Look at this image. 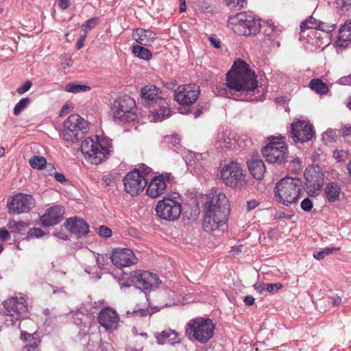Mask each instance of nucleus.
Returning a JSON list of instances; mask_svg holds the SVG:
<instances>
[{"mask_svg": "<svg viewBox=\"0 0 351 351\" xmlns=\"http://www.w3.org/2000/svg\"><path fill=\"white\" fill-rule=\"evenodd\" d=\"M340 247H328L319 252L313 253V257L317 260H322L325 256L332 254L335 251L339 250Z\"/></svg>", "mask_w": 351, "mask_h": 351, "instance_id": "obj_41", "label": "nucleus"}, {"mask_svg": "<svg viewBox=\"0 0 351 351\" xmlns=\"http://www.w3.org/2000/svg\"><path fill=\"white\" fill-rule=\"evenodd\" d=\"M302 191V182L298 178L285 177L278 181L274 188L276 201L284 206H291L298 202Z\"/></svg>", "mask_w": 351, "mask_h": 351, "instance_id": "obj_3", "label": "nucleus"}, {"mask_svg": "<svg viewBox=\"0 0 351 351\" xmlns=\"http://www.w3.org/2000/svg\"><path fill=\"white\" fill-rule=\"evenodd\" d=\"M300 206L304 211H310L313 208V202L308 197H306L302 201Z\"/></svg>", "mask_w": 351, "mask_h": 351, "instance_id": "obj_50", "label": "nucleus"}, {"mask_svg": "<svg viewBox=\"0 0 351 351\" xmlns=\"http://www.w3.org/2000/svg\"><path fill=\"white\" fill-rule=\"evenodd\" d=\"M98 19L97 18H91L86 21L81 26L82 31L87 34L88 31L94 28L97 24Z\"/></svg>", "mask_w": 351, "mask_h": 351, "instance_id": "obj_44", "label": "nucleus"}, {"mask_svg": "<svg viewBox=\"0 0 351 351\" xmlns=\"http://www.w3.org/2000/svg\"><path fill=\"white\" fill-rule=\"evenodd\" d=\"M254 287L260 293H263L264 291H267L265 285L263 283H256Z\"/></svg>", "mask_w": 351, "mask_h": 351, "instance_id": "obj_61", "label": "nucleus"}, {"mask_svg": "<svg viewBox=\"0 0 351 351\" xmlns=\"http://www.w3.org/2000/svg\"><path fill=\"white\" fill-rule=\"evenodd\" d=\"M54 178H55L56 180L59 182L64 183V182H66V179L65 176H64V174H62L61 173L56 172L54 174Z\"/></svg>", "mask_w": 351, "mask_h": 351, "instance_id": "obj_62", "label": "nucleus"}, {"mask_svg": "<svg viewBox=\"0 0 351 351\" xmlns=\"http://www.w3.org/2000/svg\"><path fill=\"white\" fill-rule=\"evenodd\" d=\"M341 188L337 182H330L325 188V195L327 200L330 202L337 201L340 195Z\"/></svg>", "mask_w": 351, "mask_h": 351, "instance_id": "obj_32", "label": "nucleus"}, {"mask_svg": "<svg viewBox=\"0 0 351 351\" xmlns=\"http://www.w3.org/2000/svg\"><path fill=\"white\" fill-rule=\"evenodd\" d=\"M5 323L7 326H15L23 314L27 311L26 301L23 297H12L4 302Z\"/></svg>", "mask_w": 351, "mask_h": 351, "instance_id": "obj_11", "label": "nucleus"}, {"mask_svg": "<svg viewBox=\"0 0 351 351\" xmlns=\"http://www.w3.org/2000/svg\"><path fill=\"white\" fill-rule=\"evenodd\" d=\"M88 130V122L80 115L73 114L64 121L60 135L64 141L74 143L82 138Z\"/></svg>", "mask_w": 351, "mask_h": 351, "instance_id": "obj_8", "label": "nucleus"}, {"mask_svg": "<svg viewBox=\"0 0 351 351\" xmlns=\"http://www.w3.org/2000/svg\"><path fill=\"white\" fill-rule=\"evenodd\" d=\"M36 205L34 197L25 193H18L8 200L7 206L10 214L28 213Z\"/></svg>", "mask_w": 351, "mask_h": 351, "instance_id": "obj_13", "label": "nucleus"}, {"mask_svg": "<svg viewBox=\"0 0 351 351\" xmlns=\"http://www.w3.org/2000/svg\"><path fill=\"white\" fill-rule=\"evenodd\" d=\"M10 233L8 230L4 228L0 229V242L3 243L10 239Z\"/></svg>", "mask_w": 351, "mask_h": 351, "instance_id": "obj_54", "label": "nucleus"}, {"mask_svg": "<svg viewBox=\"0 0 351 351\" xmlns=\"http://www.w3.org/2000/svg\"><path fill=\"white\" fill-rule=\"evenodd\" d=\"M40 339L37 337H35L34 335L29 341V342L26 344V348L28 351H37V348L38 345L40 344Z\"/></svg>", "mask_w": 351, "mask_h": 351, "instance_id": "obj_45", "label": "nucleus"}, {"mask_svg": "<svg viewBox=\"0 0 351 351\" xmlns=\"http://www.w3.org/2000/svg\"><path fill=\"white\" fill-rule=\"evenodd\" d=\"M135 101L128 95L117 97L110 105V115L119 124L132 123L137 120Z\"/></svg>", "mask_w": 351, "mask_h": 351, "instance_id": "obj_4", "label": "nucleus"}, {"mask_svg": "<svg viewBox=\"0 0 351 351\" xmlns=\"http://www.w3.org/2000/svg\"><path fill=\"white\" fill-rule=\"evenodd\" d=\"M157 177H162L165 183L168 184V183H171L173 180V176L170 173H165L162 175L158 176Z\"/></svg>", "mask_w": 351, "mask_h": 351, "instance_id": "obj_55", "label": "nucleus"}, {"mask_svg": "<svg viewBox=\"0 0 351 351\" xmlns=\"http://www.w3.org/2000/svg\"><path fill=\"white\" fill-rule=\"evenodd\" d=\"M310 87L315 93L321 95L326 94L328 90L327 84L320 79H313L310 82Z\"/></svg>", "mask_w": 351, "mask_h": 351, "instance_id": "obj_35", "label": "nucleus"}, {"mask_svg": "<svg viewBox=\"0 0 351 351\" xmlns=\"http://www.w3.org/2000/svg\"><path fill=\"white\" fill-rule=\"evenodd\" d=\"M134 39L141 45L150 46L156 39V34L149 29L137 28L132 33Z\"/></svg>", "mask_w": 351, "mask_h": 351, "instance_id": "obj_26", "label": "nucleus"}, {"mask_svg": "<svg viewBox=\"0 0 351 351\" xmlns=\"http://www.w3.org/2000/svg\"><path fill=\"white\" fill-rule=\"evenodd\" d=\"M221 178L226 185L231 188H242L247 183V176L239 162H231L221 170Z\"/></svg>", "mask_w": 351, "mask_h": 351, "instance_id": "obj_9", "label": "nucleus"}, {"mask_svg": "<svg viewBox=\"0 0 351 351\" xmlns=\"http://www.w3.org/2000/svg\"><path fill=\"white\" fill-rule=\"evenodd\" d=\"M112 146L108 142L98 136L85 138L81 144V151L85 158L92 164L99 165L105 161L110 156Z\"/></svg>", "mask_w": 351, "mask_h": 351, "instance_id": "obj_5", "label": "nucleus"}, {"mask_svg": "<svg viewBox=\"0 0 351 351\" xmlns=\"http://www.w3.org/2000/svg\"><path fill=\"white\" fill-rule=\"evenodd\" d=\"M65 91L73 93H78L82 92H87L90 90V88L86 85L79 84L75 82L69 83L65 86Z\"/></svg>", "mask_w": 351, "mask_h": 351, "instance_id": "obj_37", "label": "nucleus"}, {"mask_svg": "<svg viewBox=\"0 0 351 351\" xmlns=\"http://www.w3.org/2000/svg\"><path fill=\"white\" fill-rule=\"evenodd\" d=\"M337 5L343 11L351 8V0H336Z\"/></svg>", "mask_w": 351, "mask_h": 351, "instance_id": "obj_49", "label": "nucleus"}, {"mask_svg": "<svg viewBox=\"0 0 351 351\" xmlns=\"http://www.w3.org/2000/svg\"><path fill=\"white\" fill-rule=\"evenodd\" d=\"M87 36V34L83 33L76 43V47L78 49H80L84 47V40Z\"/></svg>", "mask_w": 351, "mask_h": 351, "instance_id": "obj_58", "label": "nucleus"}, {"mask_svg": "<svg viewBox=\"0 0 351 351\" xmlns=\"http://www.w3.org/2000/svg\"><path fill=\"white\" fill-rule=\"evenodd\" d=\"M110 260L115 267L120 269L135 265L138 261L133 251L129 248L114 249Z\"/></svg>", "mask_w": 351, "mask_h": 351, "instance_id": "obj_17", "label": "nucleus"}, {"mask_svg": "<svg viewBox=\"0 0 351 351\" xmlns=\"http://www.w3.org/2000/svg\"><path fill=\"white\" fill-rule=\"evenodd\" d=\"M226 84L234 92L241 93L254 91L258 86L254 72L244 60L240 59L234 62L227 73Z\"/></svg>", "mask_w": 351, "mask_h": 351, "instance_id": "obj_2", "label": "nucleus"}, {"mask_svg": "<svg viewBox=\"0 0 351 351\" xmlns=\"http://www.w3.org/2000/svg\"><path fill=\"white\" fill-rule=\"evenodd\" d=\"M248 169L256 180H261L265 172V165L258 154H253L247 161Z\"/></svg>", "mask_w": 351, "mask_h": 351, "instance_id": "obj_24", "label": "nucleus"}, {"mask_svg": "<svg viewBox=\"0 0 351 351\" xmlns=\"http://www.w3.org/2000/svg\"><path fill=\"white\" fill-rule=\"evenodd\" d=\"M97 320L106 330L112 332L117 329L120 319L115 310L110 307H105L99 312Z\"/></svg>", "mask_w": 351, "mask_h": 351, "instance_id": "obj_20", "label": "nucleus"}, {"mask_svg": "<svg viewBox=\"0 0 351 351\" xmlns=\"http://www.w3.org/2000/svg\"><path fill=\"white\" fill-rule=\"evenodd\" d=\"M245 0H226V4L230 8L241 9L244 7Z\"/></svg>", "mask_w": 351, "mask_h": 351, "instance_id": "obj_47", "label": "nucleus"}, {"mask_svg": "<svg viewBox=\"0 0 351 351\" xmlns=\"http://www.w3.org/2000/svg\"><path fill=\"white\" fill-rule=\"evenodd\" d=\"M156 339L158 343L160 344L169 343L174 345L180 341V339L178 338V333L171 329L162 331L156 336Z\"/></svg>", "mask_w": 351, "mask_h": 351, "instance_id": "obj_28", "label": "nucleus"}, {"mask_svg": "<svg viewBox=\"0 0 351 351\" xmlns=\"http://www.w3.org/2000/svg\"><path fill=\"white\" fill-rule=\"evenodd\" d=\"M306 185L311 191H319L324 184V174L321 168L317 166L308 167L304 171Z\"/></svg>", "mask_w": 351, "mask_h": 351, "instance_id": "obj_21", "label": "nucleus"}, {"mask_svg": "<svg viewBox=\"0 0 351 351\" xmlns=\"http://www.w3.org/2000/svg\"><path fill=\"white\" fill-rule=\"evenodd\" d=\"M230 213L228 200L220 190L212 191L205 203L203 228L206 232L214 231L223 226Z\"/></svg>", "mask_w": 351, "mask_h": 351, "instance_id": "obj_1", "label": "nucleus"}, {"mask_svg": "<svg viewBox=\"0 0 351 351\" xmlns=\"http://www.w3.org/2000/svg\"><path fill=\"white\" fill-rule=\"evenodd\" d=\"M348 41H351V19L348 20L339 29L337 43L339 46L343 47V43Z\"/></svg>", "mask_w": 351, "mask_h": 351, "instance_id": "obj_31", "label": "nucleus"}, {"mask_svg": "<svg viewBox=\"0 0 351 351\" xmlns=\"http://www.w3.org/2000/svg\"><path fill=\"white\" fill-rule=\"evenodd\" d=\"M119 283L121 287H129L132 285L135 286L134 278H133V272L130 274H124L119 278Z\"/></svg>", "mask_w": 351, "mask_h": 351, "instance_id": "obj_42", "label": "nucleus"}, {"mask_svg": "<svg viewBox=\"0 0 351 351\" xmlns=\"http://www.w3.org/2000/svg\"><path fill=\"white\" fill-rule=\"evenodd\" d=\"M215 326L209 318L199 317L189 321L187 330L201 343H205L213 337Z\"/></svg>", "mask_w": 351, "mask_h": 351, "instance_id": "obj_10", "label": "nucleus"}, {"mask_svg": "<svg viewBox=\"0 0 351 351\" xmlns=\"http://www.w3.org/2000/svg\"><path fill=\"white\" fill-rule=\"evenodd\" d=\"M169 304L167 303H165V304L160 306V307L154 306L153 308H154V311H152L149 308H138L133 310L131 314L134 317H145L149 315H151L154 313L155 311H158L160 308L168 306Z\"/></svg>", "mask_w": 351, "mask_h": 351, "instance_id": "obj_38", "label": "nucleus"}, {"mask_svg": "<svg viewBox=\"0 0 351 351\" xmlns=\"http://www.w3.org/2000/svg\"><path fill=\"white\" fill-rule=\"evenodd\" d=\"M167 139L169 143H171L173 145L178 144L180 141L179 136L177 134H174L171 136H167Z\"/></svg>", "mask_w": 351, "mask_h": 351, "instance_id": "obj_60", "label": "nucleus"}, {"mask_svg": "<svg viewBox=\"0 0 351 351\" xmlns=\"http://www.w3.org/2000/svg\"><path fill=\"white\" fill-rule=\"evenodd\" d=\"M125 191L131 195H138L147 184L145 176L136 169L128 173L123 179Z\"/></svg>", "mask_w": 351, "mask_h": 351, "instance_id": "obj_15", "label": "nucleus"}, {"mask_svg": "<svg viewBox=\"0 0 351 351\" xmlns=\"http://www.w3.org/2000/svg\"><path fill=\"white\" fill-rule=\"evenodd\" d=\"M341 134L344 138L349 136L351 134V126L345 125L341 129Z\"/></svg>", "mask_w": 351, "mask_h": 351, "instance_id": "obj_63", "label": "nucleus"}, {"mask_svg": "<svg viewBox=\"0 0 351 351\" xmlns=\"http://www.w3.org/2000/svg\"><path fill=\"white\" fill-rule=\"evenodd\" d=\"M182 199L178 193H172L159 200L155 207L156 215L167 221H177L182 211Z\"/></svg>", "mask_w": 351, "mask_h": 351, "instance_id": "obj_6", "label": "nucleus"}, {"mask_svg": "<svg viewBox=\"0 0 351 351\" xmlns=\"http://www.w3.org/2000/svg\"><path fill=\"white\" fill-rule=\"evenodd\" d=\"M105 258H106V256H104V255L99 254L97 257V263L98 264L99 267L101 269L104 268L105 265L103 262H104Z\"/></svg>", "mask_w": 351, "mask_h": 351, "instance_id": "obj_64", "label": "nucleus"}, {"mask_svg": "<svg viewBox=\"0 0 351 351\" xmlns=\"http://www.w3.org/2000/svg\"><path fill=\"white\" fill-rule=\"evenodd\" d=\"M141 102L145 106H160L167 108V99L154 84H148L141 88Z\"/></svg>", "mask_w": 351, "mask_h": 351, "instance_id": "obj_14", "label": "nucleus"}, {"mask_svg": "<svg viewBox=\"0 0 351 351\" xmlns=\"http://www.w3.org/2000/svg\"><path fill=\"white\" fill-rule=\"evenodd\" d=\"M328 302L333 306H338L341 303V298L338 295H335L330 298L328 299Z\"/></svg>", "mask_w": 351, "mask_h": 351, "instance_id": "obj_57", "label": "nucleus"}, {"mask_svg": "<svg viewBox=\"0 0 351 351\" xmlns=\"http://www.w3.org/2000/svg\"><path fill=\"white\" fill-rule=\"evenodd\" d=\"M43 235V232L41 229L34 228L29 230V237H40Z\"/></svg>", "mask_w": 351, "mask_h": 351, "instance_id": "obj_53", "label": "nucleus"}, {"mask_svg": "<svg viewBox=\"0 0 351 351\" xmlns=\"http://www.w3.org/2000/svg\"><path fill=\"white\" fill-rule=\"evenodd\" d=\"M282 288V285L280 282L278 283H268L266 285L267 291L274 293Z\"/></svg>", "mask_w": 351, "mask_h": 351, "instance_id": "obj_48", "label": "nucleus"}, {"mask_svg": "<svg viewBox=\"0 0 351 351\" xmlns=\"http://www.w3.org/2000/svg\"><path fill=\"white\" fill-rule=\"evenodd\" d=\"M29 165L34 169H43L47 167L51 169H54L53 166L51 164L47 165V160L43 156H34L29 160Z\"/></svg>", "mask_w": 351, "mask_h": 351, "instance_id": "obj_33", "label": "nucleus"}, {"mask_svg": "<svg viewBox=\"0 0 351 351\" xmlns=\"http://www.w3.org/2000/svg\"><path fill=\"white\" fill-rule=\"evenodd\" d=\"M280 33V29L271 24L268 25L264 30L265 38L268 40L274 41L276 38L279 36Z\"/></svg>", "mask_w": 351, "mask_h": 351, "instance_id": "obj_39", "label": "nucleus"}, {"mask_svg": "<svg viewBox=\"0 0 351 351\" xmlns=\"http://www.w3.org/2000/svg\"><path fill=\"white\" fill-rule=\"evenodd\" d=\"M64 209L60 206H53L48 208L40 217V223L43 226L49 227L60 223L63 217Z\"/></svg>", "mask_w": 351, "mask_h": 351, "instance_id": "obj_22", "label": "nucleus"}, {"mask_svg": "<svg viewBox=\"0 0 351 351\" xmlns=\"http://www.w3.org/2000/svg\"><path fill=\"white\" fill-rule=\"evenodd\" d=\"M262 152L266 160L272 164L283 162L288 154L285 143L274 136L270 138L269 142L263 149Z\"/></svg>", "mask_w": 351, "mask_h": 351, "instance_id": "obj_12", "label": "nucleus"}, {"mask_svg": "<svg viewBox=\"0 0 351 351\" xmlns=\"http://www.w3.org/2000/svg\"><path fill=\"white\" fill-rule=\"evenodd\" d=\"M7 227L10 230L11 232L22 233L23 231H25L27 228L28 223L24 221H16L12 219L9 220Z\"/></svg>", "mask_w": 351, "mask_h": 351, "instance_id": "obj_36", "label": "nucleus"}, {"mask_svg": "<svg viewBox=\"0 0 351 351\" xmlns=\"http://www.w3.org/2000/svg\"><path fill=\"white\" fill-rule=\"evenodd\" d=\"M135 286L141 289L152 290L158 288L161 284V280L156 274L142 270L133 271Z\"/></svg>", "mask_w": 351, "mask_h": 351, "instance_id": "obj_18", "label": "nucleus"}, {"mask_svg": "<svg viewBox=\"0 0 351 351\" xmlns=\"http://www.w3.org/2000/svg\"><path fill=\"white\" fill-rule=\"evenodd\" d=\"M302 31H304L306 29H321L323 32H329L334 29L333 26H329L327 29L324 27V24L320 23L313 16L309 17L306 21H303L300 25Z\"/></svg>", "mask_w": 351, "mask_h": 351, "instance_id": "obj_30", "label": "nucleus"}, {"mask_svg": "<svg viewBox=\"0 0 351 351\" xmlns=\"http://www.w3.org/2000/svg\"><path fill=\"white\" fill-rule=\"evenodd\" d=\"M32 82L29 81V80H27V82H25V83L22 85L21 86L19 87L16 90L17 93L20 95H22L25 93H26L27 91H28L30 88L32 87Z\"/></svg>", "mask_w": 351, "mask_h": 351, "instance_id": "obj_52", "label": "nucleus"}, {"mask_svg": "<svg viewBox=\"0 0 351 351\" xmlns=\"http://www.w3.org/2000/svg\"><path fill=\"white\" fill-rule=\"evenodd\" d=\"M338 83L341 85L351 86V76H343L339 79Z\"/></svg>", "mask_w": 351, "mask_h": 351, "instance_id": "obj_56", "label": "nucleus"}, {"mask_svg": "<svg viewBox=\"0 0 351 351\" xmlns=\"http://www.w3.org/2000/svg\"><path fill=\"white\" fill-rule=\"evenodd\" d=\"M98 232L100 236L105 238H108L112 235V230L106 226H100Z\"/></svg>", "mask_w": 351, "mask_h": 351, "instance_id": "obj_51", "label": "nucleus"}, {"mask_svg": "<svg viewBox=\"0 0 351 351\" xmlns=\"http://www.w3.org/2000/svg\"><path fill=\"white\" fill-rule=\"evenodd\" d=\"M233 90L230 89L227 84L219 85L216 87L215 93L218 97H231L233 95Z\"/></svg>", "mask_w": 351, "mask_h": 351, "instance_id": "obj_40", "label": "nucleus"}, {"mask_svg": "<svg viewBox=\"0 0 351 351\" xmlns=\"http://www.w3.org/2000/svg\"><path fill=\"white\" fill-rule=\"evenodd\" d=\"M144 45H134L132 47V51L134 56L143 60H149L152 57V52L147 48L143 47Z\"/></svg>", "mask_w": 351, "mask_h": 351, "instance_id": "obj_34", "label": "nucleus"}, {"mask_svg": "<svg viewBox=\"0 0 351 351\" xmlns=\"http://www.w3.org/2000/svg\"><path fill=\"white\" fill-rule=\"evenodd\" d=\"M229 27L239 35L255 36L260 32V19L252 13L240 12L228 19Z\"/></svg>", "mask_w": 351, "mask_h": 351, "instance_id": "obj_7", "label": "nucleus"}, {"mask_svg": "<svg viewBox=\"0 0 351 351\" xmlns=\"http://www.w3.org/2000/svg\"><path fill=\"white\" fill-rule=\"evenodd\" d=\"M235 142L234 134L230 130H225L218 133L215 140V147L217 149L232 148Z\"/></svg>", "mask_w": 351, "mask_h": 351, "instance_id": "obj_27", "label": "nucleus"}, {"mask_svg": "<svg viewBox=\"0 0 351 351\" xmlns=\"http://www.w3.org/2000/svg\"><path fill=\"white\" fill-rule=\"evenodd\" d=\"M199 87L195 84H183L175 91V99L182 105H191L195 103L199 96Z\"/></svg>", "mask_w": 351, "mask_h": 351, "instance_id": "obj_19", "label": "nucleus"}, {"mask_svg": "<svg viewBox=\"0 0 351 351\" xmlns=\"http://www.w3.org/2000/svg\"><path fill=\"white\" fill-rule=\"evenodd\" d=\"M30 103V99L28 97L21 99L14 106L13 113L14 115H19L21 112L27 107Z\"/></svg>", "mask_w": 351, "mask_h": 351, "instance_id": "obj_43", "label": "nucleus"}, {"mask_svg": "<svg viewBox=\"0 0 351 351\" xmlns=\"http://www.w3.org/2000/svg\"><path fill=\"white\" fill-rule=\"evenodd\" d=\"M61 65L62 68L67 69L73 64L71 56L68 53H64L60 57Z\"/></svg>", "mask_w": 351, "mask_h": 351, "instance_id": "obj_46", "label": "nucleus"}, {"mask_svg": "<svg viewBox=\"0 0 351 351\" xmlns=\"http://www.w3.org/2000/svg\"><path fill=\"white\" fill-rule=\"evenodd\" d=\"M152 107L153 110L151 112L152 114L150 116L151 121L154 122H159L170 116L171 110L169 108L167 100V108H162L160 106H155Z\"/></svg>", "mask_w": 351, "mask_h": 351, "instance_id": "obj_29", "label": "nucleus"}, {"mask_svg": "<svg viewBox=\"0 0 351 351\" xmlns=\"http://www.w3.org/2000/svg\"><path fill=\"white\" fill-rule=\"evenodd\" d=\"M313 135V127L308 121L298 120L292 123L291 137L295 143L308 141Z\"/></svg>", "mask_w": 351, "mask_h": 351, "instance_id": "obj_16", "label": "nucleus"}, {"mask_svg": "<svg viewBox=\"0 0 351 351\" xmlns=\"http://www.w3.org/2000/svg\"><path fill=\"white\" fill-rule=\"evenodd\" d=\"M66 228L77 238L86 237L89 232V226L82 219L69 218L66 221Z\"/></svg>", "mask_w": 351, "mask_h": 351, "instance_id": "obj_23", "label": "nucleus"}, {"mask_svg": "<svg viewBox=\"0 0 351 351\" xmlns=\"http://www.w3.org/2000/svg\"><path fill=\"white\" fill-rule=\"evenodd\" d=\"M138 170H139V173L144 176L148 175L151 172L152 169L150 167H147L145 165H142Z\"/></svg>", "mask_w": 351, "mask_h": 351, "instance_id": "obj_59", "label": "nucleus"}, {"mask_svg": "<svg viewBox=\"0 0 351 351\" xmlns=\"http://www.w3.org/2000/svg\"><path fill=\"white\" fill-rule=\"evenodd\" d=\"M167 189V184L164 182L162 177L155 176L147 184L146 194L156 198L163 194Z\"/></svg>", "mask_w": 351, "mask_h": 351, "instance_id": "obj_25", "label": "nucleus"}]
</instances>
